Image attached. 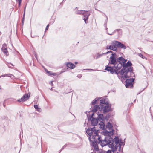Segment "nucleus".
I'll use <instances>...</instances> for the list:
<instances>
[{"label":"nucleus","mask_w":153,"mask_h":153,"mask_svg":"<svg viewBox=\"0 0 153 153\" xmlns=\"http://www.w3.org/2000/svg\"><path fill=\"white\" fill-rule=\"evenodd\" d=\"M10 75V74H5L4 75H1V77H4L6 76H7V75Z\"/></svg>","instance_id":"27"},{"label":"nucleus","mask_w":153,"mask_h":153,"mask_svg":"<svg viewBox=\"0 0 153 153\" xmlns=\"http://www.w3.org/2000/svg\"><path fill=\"white\" fill-rule=\"evenodd\" d=\"M106 18H107V19H106L107 21V20H108V17H107V16H106Z\"/></svg>","instance_id":"43"},{"label":"nucleus","mask_w":153,"mask_h":153,"mask_svg":"<svg viewBox=\"0 0 153 153\" xmlns=\"http://www.w3.org/2000/svg\"><path fill=\"white\" fill-rule=\"evenodd\" d=\"M7 45H6V44H4L3 45V46H2V47H3V48H4V47H6V48H7Z\"/></svg>","instance_id":"31"},{"label":"nucleus","mask_w":153,"mask_h":153,"mask_svg":"<svg viewBox=\"0 0 153 153\" xmlns=\"http://www.w3.org/2000/svg\"><path fill=\"white\" fill-rule=\"evenodd\" d=\"M22 0H18V2H21Z\"/></svg>","instance_id":"38"},{"label":"nucleus","mask_w":153,"mask_h":153,"mask_svg":"<svg viewBox=\"0 0 153 153\" xmlns=\"http://www.w3.org/2000/svg\"><path fill=\"white\" fill-rule=\"evenodd\" d=\"M65 1V0H63L62 1L63 2V1Z\"/></svg>","instance_id":"45"},{"label":"nucleus","mask_w":153,"mask_h":153,"mask_svg":"<svg viewBox=\"0 0 153 153\" xmlns=\"http://www.w3.org/2000/svg\"><path fill=\"white\" fill-rule=\"evenodd\" d=\"M36 109L38 111L40 112L41 111V109L39 108H38Z\"/></svg>","instance_id":"32"},{"label":"nucleus","mask_w":153,"mask_h":153,"mask_svg":"<svg viewBox=\"0 0 153 153\" xmlns=\"http://www.w3.org/2000/svg\"><path fill=\"white\" fill-rule=\"evenodd\" d=\"M1 77V76H0V78Z\"/></svg>","instance_id":"47"},{"label":"nucleus","mask_w":153,"mask_h":153,"mask_svg":"<svg viewBox=\"0 0 153 153\" xmlns=\"http://www.w3.org/2000/svg\"><path fill=\"white\" fill-rule=\"evenodd\" d=\"M63 71H61V72H60V74H61V73H63Z\"/></svg>","instance_id":"42"},{"label":"nucleus","mask_w":153,"mask_h":153,"mask_svg":"<svg viewBox=\"0 0 153 153\" xmlns=\"http://www.w3.org/2000/svg\"><path fill=\"white\" fill-rule=\"evenodd\" d=\"M86 70H91V71H94V70L93 69H86Z\"/></svg>","instance_id":"36"},{"label":"nucleus","mask_w":153,"mask_h":153,"mask_svg":"<svg viewBox=\"0 0 153 153\" xmlns=\"http://www.w3.org/2000/svg\"><path fill=\"white\" fill-rule=\"evenodd\" d=\"M98 130L95 129V127L92 128H88L86 131V132L89 135V139L90 140L92 139V136H94L95 137H100L98 133Z\"/></svg>","instance_id":"4"},{"label":"nucleus","mask_w":153,"mask_h":153,"mask_svg":"<svg viewBox=\"0 0 153 153\" xmlns=\"http://www.w3.org/2000/svg\"><path fill=\"white\" fill-rule=\"evenodd\" d=\"M9 75H7V77H11V78H13V77H14V76L13 75H11V76H9Z\"/></svg>","instance_id":"29"},{"label":"nucleus","mask_w":153,"mask_h":153,"mask_svg":"<svg viewBox=\"0 0 153 153\" xmlns=\"http://www.w3.org/2000/svg\"><path fill=\"white\" fill-rule=\"evenodd\" d=\"M34 108L36 109H37L38 107V106L37 105H34Z\"/></svg>","instance_id":"28"},{"label":"nucleus","mask_w":153,"mask_h":153,"mask_svg":"<svg viewBox=\"0 0 153 153\" xmlns=\"http://www.w3.org/2000/svg\"><path fill=\"white\" fill-rule=\"evenodd\" d=\"M75 13L76 14L83 15L84 17L83 19L84 20L85 23H87L86 21L90 15V13L88 11L77 10L76 11Z\"/></svg>","instance_id":"6"},{"label":"nucleus","mask_w":153,"mask_h":153,"mask_svg":"<svg viewBox=\"0 0 153 153\" xmlns=\"http://www.w3.org/2000/svg\"><path fill=\"white\" fill-rule=\"evenodd\" d=\"M134 78H131L127 79L126 81L125 86L127 88H131L133 87L132 83L134 82Z\"/></svg>","instance_id":"8"},{"label":"nucleus","mask_w":153,"mask_h":153,"mask_svg":"<svg viewBox=\"0 0 153 153\" xmlns=\"http://www.w3.org/2000/svg\"><path fill=\"white\" fill-rule=\"evenodd\" d=\"M99 99L95 98L94 100L92 102V105H94L96 103H98Z\"/></svg>","instance_id":"20"},{"label":"nucleus","mask_w":153,"mask_h":153,"mask_svg":"<svg viewBox=\"0 0 153 153\" xmlns=\"http://www.w3.org/2000/svg\"><path fill=\"white\" fill-rule=\"evenodd\" d=\"M120 30H121V29H117L115 30L114 32H112L111 33H107L109 35H112L113 34H114L116 32V31H120Z\"/></svg>","instance_id":"21"},{"label":"nucleus","mask_w":153,"mask_h":153,"mask_svg":"<svg viewBox=\"0 0 153 153\" xmlns=\"http://www.w3.org/2000/svg\"><path fill=\"white\" fill-rule=\"evenodd\" d=\"M106 127L107 130L103 132L104 135L101 137H98V139L102 146L107 145L114 152L116 150L117 144L120 141H122V139H119L118 136H116L114 139L111 137V136L114 134V131L112 125L109 122L107 123Z\"/></svg>","instance_id":"2"},{"label":"nucleus","mask_w":153,"mask_h":153,"mask_svg":"<svg viewBox=\"0 0 153 153\" xmlns=\"http://www.w3.org/2000/svg\"><path fill=\"white\" fill-rule=\"evenodd\" d=\"M125 139H124V142H122V141H120V142H119V143L117 144V149H116V150L113 152V151H112L111 148H110L111 149V150H108L106 152V153H111V152H112L113 153H114V152L117 151L118 148V151L119 152H120V150H121V146H122L123 145V147H122V149H123V146L125 145V143H124L125 142Z\"/></svg>","instance_id":"9"},{"label":"nucleus","mask_w":153,"mask_h":153,"mask_svg":"<svg viewBox=\"0 0 153 153\" xmlns=\"http://www.w3.org/2000/svg\"><path fill=\"white\" fill-rule=\"evenodd\" d=\"M136 99L134 101V103L135 101H136Z\"/></svg>","instance_id":"41"},{"label":"nucleus","mask_w":153,"mask_h":153,"mask_svg":"<svg viewBox=\"0 0 153 153\" xmlns=\"http://www.w3.org/2000/svg\"><path fill=\"white\" fill-rule=\"evenodd\" d=\"M25 12H24L23 15V17H25Z\"/></svg>","instance_id":"37"},{"label":"nucleus","mask_w":153,"mask_h":153,"mask_svg":"<svg viewBox=\"0 0 153 153\" xmlns=\"http://www.w3.org/2000/svg\"><path fill=\"white\" fill-rule=\"evenodd\" d=\"M99 125H100V128L102 129L103 130H105V126L104 123L102 121H100V123Z\"/></svg>","instance_id":"15"},{"label":"nucleus","mask_w":153,"mask_h":153,"mask_svg":"<svg viewBox=\"0 0 153 153\" xmlns=\"http://www.w3.org/2000/svg\"><path fill=\"white\" fill-rule=\"evenodd\" d=\"M49 24H48L47 25V26L46 27V28H45V31L47 30L48 28V27H49Z\"/></svg>","instance_id":"26"},{"label":"nucleus","mask_w":153,"mask_h":153,"mask_svg":"<svg viewBox=\"0 0 153 153\" xmlns=\"http://www.w3.org/2000/svg\"><path fill=\"white\" fill-rule=\"evenodd\" d=\"M52 88H51V89H50V90H52Z\"/></svg>","instance_id":"44"},{"label":"nucleus","mask_w":153,"mask_h":153,"mask_svg":"<svg viewBox=\"0 0 153 153\" xmlns=\"http://www.w3.org/2000/svg\"><path fill=\"white\" fill-rule=\"evenodd\" d=\"M2 51V52L6 55V56H8L9 55L8 52L7 50V48L4 47V48H3V47H2L1 49Z\"/></svg>","instance_id":"17"},{"label":"nucleus","mask_w":153,"mask_h":153,"mask_svg":"<svg viewBox=\"0 0 153 153\" xmlns=\"http://www.w3.org/2000/svg\"><path fill=\"white\" fill-rule=\"evenodd\" d=\"M98 110L100 111L99 110V105H94L93 107V108L92 109V110L93 112H95L97 111Z\"/></svg>","instance_id":"18"},{"label":"nucleus","mask_w":153,"mask_h":153,"mask_svg":"<svg viewBox=\"0 0 153 153\" xmlns=\"http://www.w3.org/2000/svg\"><path fill=\"white\" fill-rule=\"evenodd\" d=\"M98 114H97H97L98 115V120H102V121L104 120L105 119L104 117L103 114H102V113H101V112H100V114H99V112H98Z\"/></svg>","instance_id":"13"},{"label":"nucleus","mask_w":153,"mask_h":153,"mask_svg":"<svg viewBox=\"0 0 153 153\" xmlns=\"http://www.w3.org/2000/svg\"><path fill=\"white\" fill-rule=\"evenodd\" d=\"M78 62H75V64H77Z\"/></svg>","instance_id":"39"},{"label":"nucleus","mask_w":153,"mask_h":153,"mask_svg":"<svg viewBox=\"0 0 153 153\" xmlns=\"http://www.w3.org/2000/svg\"><path fill=\"white\" fill-rule=\"evenodd\" d=\"M103 55H104L103 54V53L102 54H100L99 53H97L94 56V59H98L101 57Z\"/></svg>","instance_id":"16"},{"label":"nucleus","mask_w":153,"mask_h":153,"mask_svg":"<svg viewBox=\"0 0 153 153\" xmlns=\"http://www.w3.org/2000/svg\"><path fill=\"white\" fill-rule=\"evenodd\" d=\"M100 104L99 105V110L101 113H106L109 111L111 109V105L106 101L105 99H102L100 101Z\"/></svg>","instance_id":"3"},{"label":"nucleus","mask_w":153,"mask_h":153,"mask_svg":"<svg viewBox=\"0 0 153 153\" xmlns=\"http://www.w3.org/2000/svg\"><path fill=\"white\" fill-rule=\"evenodd\" d=\"M66 66L70 68L71 69H74L75 67V65L74 64L71 62H68L67 63Z\"/></svg>","instance_id":"14"},{"label":"nucleus","mask_w":153,"mask_h":153,"mask_svg":"<svg viewBox=\"0 0 153 153\" xmlns=\"http://www.w3.org/2000/svg\"><path fill=\"white\" fill-rule=\"evenodd\" d=\"M66 146L65 145H64L63 147L60 150L59 153L61 152V151Z\"/></svg>","instance_id":"30"},{"label":"nucleus","mask_w":153,"mask_h":153,"mask_svg":"<svg viewBox=\"0 0 153 153\" xmlns=\"http://www.w3.org/2000/svg\"><path fill=\"white\" fill-rule=\"evenodd\" d=\"M82 75L81 74H78L77 76V77H78L79 78H80L82 77Z\"/></svg>","instance_id":"25"},{"label":"nucleus","mask_w":153,"mask_h":153,"mask_svg":"<svg viewBox=\"0 0 153 153\" xmlns=\"http://www.w3.org/2000/svg\"><path fill=\"white\" fill-rule=\"evenodd\" d=\"M109 53H113V51H109L107 52L106 53H103V54L104 55H106V54H108Z\"/></svg>","instance_id":"23"},{"label":"nucleus","mask_w":153,"mask_h":153,"mask_svg":"<svg viewBox=\"0 0 153 153\" xmlns=\"http://www.w3.org/2000/svg\"><path fill=\"white\" fill-rule=\"evenodd\" d=\"M115 153H119L118 152H117Z\"/></svg>","instance_id":"48"},{"label":"nucleus","mask_w":153,"mask_h":153,"mask_svg":"<svg viewBox=\"0 0 153 153\" xmlns=\"http://www.w3.org/2000/svg\"><path fill=\"white\" fill-rule=\"evenodd\" d=\"M106 49L107 50L110 49L113 51V47L111 45H107L106 46Z\"/></svg>","instance_id":"19"},{"label":"nucleus","mask_w":153,"mask_h":153,"mask_svg":"<svg viewBox=\"0 0 153 153\" xmlns=\"http://www.w3.org/2000/svg\"><path fill=\"white\" fill-rule=\"evenodd\" d=\"M21 2H18V3H19V7L20 6H21Z\"/></svg>","instance_id":"34"},{"label":"nucleus","mask_w":153,"mask_h":153,"mask_svg":"<svg viewBox=\"0 0 153 153\" xmlns=\"http://www.w3.org/2000/svg\"><path fill=\"white\" fill-rule=\"evenodd\" d=\"M94 115V113H93L91 116L90 115L89 116L88 119H89V118H90V119H91L92 118V119L91 120V124L93 126H95L97 125L98 123V121L97 118H94L93 117Z\"/></svg>","instance_id":"10"},{"label":"nucleus","mask_w":153,"mask_h":153,"mask_svg":"<svg viewBox=\"0 0 153 153\" xmlns=\"http://www.w3.org/2000/svg\"><path fill=\"white\" fill-rule=\"evenodd\" d=\"M138 55L140 57H141L142 58L146 59V58L144 56H143V55L141 53H138Z\"/></svg>","instance_id":"22"},{"label":"nucleus","mask_w":153,"mask_h":153,"mask_svg":"<svg viewBox=\"0 0 153 153\" xmlns=\"http://www.w3.org/2000/svg\"><path fill=\"white\" fill-rule=\"evenodd\" d=\"M117 58V56L115 53H112L110 59V61L109 63L113 65V66L107 65L105 69L108 71H110L111 74L115 73L117 74H120L121 76V78L125 79L130 77L134 76L135 75L133 71V67L129 68H126L125 69H122L120 71L118 70L120 69L122 66V64L125 61L124 59L122 57Z\"/></svg>","instance_id":"1"},{"label":"nucleus","mask_w":153,"mask_h":153,"mask_svg":"<svg viewBox=\"0 0 153 153\" xmlns=\"http://www.w3.org/2000/svg\"><path fill=\"white\" fill-rule=\"evenodd\" d=\"M24 19H25V17H23L22 19V24H23V23H24Z\"/></svg>","instance_id":"33"},{"label":"nucleus","mask_w":153,"mask_h":153,"mask_svg":"<svg viewBox=\"0 0 153 153\" xmlns=\"http://www.w3.org/2000/svg\"><path fill=\"white\" fill-rule=\"evenodd\" d=\"M25 9H24V12H25Z\"/></svg>","instance_id":"40"},{"label":"nucleus","mask_w":153,"mask_h":153,"mask_svg":"<svg viewBox=\"0 0 153 153\" xmlns=\"http://www.w3.org/2000/svg\"><path fill=\"white\" fill-rule=\"evenodd\" d=\"M50 85H51L53 86V82H52V81H51V82L50 83Z\"/></svg>","instance_id":"35"},{"label":"nucleus","mask_w":153,"mask_h":153,"mask_svg":"<svg viewBox=\"0 0 153 153\" xmlns=\"http://www.w3.org/2000/svg\"><path fill=\"white\" fill-rule=\"evenodd\" d=\"M98 137H95L94 136H92V139L90 140L93 142V146L94 147L95 151H98L99 150V148L98 144L99 143L101 145V144L99 143V140L98 139Z\"/></svg>","instance_id":"7"},{"label":"nucleus","mask_w":153,"mask_h":153,"mask_svg":"<svg viewBox=\"0 0 153 153\" xmlns=\"http://www.w3.org/2000/svg\"><path fill=\"white\" fill-rule=\"evenodd\" d=\"M30 96V94H28L26 95H24L21 99H18L17 101L19 102L25 101L29 99Z\"/></svg>","instance_id":"12"},{"label":"nucleus","mask_w":153,"mask_h":153,"mask_svg":"<svg viewBox=\"0 0 153 153\" xmlns=\"http://www.w3.org/2000/svg\"><path fill=\"white\" fill-rule=\"evenodd\" d=\"M48 72L49 74L50 75H55L56 74L55 73H54V74H52V73H51V71H48Z\"/></svg>","instance_id":"24"},{"label":"nucleus","mask_w":153,"mask_h":153,"mask_svg":"<svg viewBox=\"0 0 153 153\" xmlns=\"http://www.w3.org/2000/svg\"><path fill=\"white\" fill-rule=\"evenodd\" d=\"M8 67H9V68H10V67H9V66H8Z\"/></svg>","instance_id":"49"},{"label":"nucleus","mask_w":153,"mask_h":153,"mask_svg":"<svg viewBox=\"0 0 153 153\" xmlns=\"http://www.w3.org/2000/svg\"><path fill=\"white\" fill-rule=\"evenodd\" d=\"M124 61H125L122 64V66L123 67L122 69H125V68H129L131 67H132L131 66L132 65V64L130 61H128L126 63L125 62L127 60H125L124 59Z\"/></svg>","instance_id":"11"},{"label":"nucleus","mask_w":153,"mask_h":153,"mask_svg":"<svg viewBox=\"0 0 153 153\" xmlns=\"http://www.w3.org/2000/svg\"><path fill=\"white\" fill-rule=\"evenodd\" d=\"M111 44L113 48V51H117V48H120L124 49H126V47L124 44L117 41H112Z\"/></svg>","instance_id":"5"},{"label":"nucleus","mask_w":153,"mask_h":153,"mask_svg":"<svg viewBox=\"0 0 153 153\" xmlns=\"http://www.w3.org/2000/svg\"><path fill=\"white\" fill-rule=\"evenodd\" d=\"M11 64L13 66H14V65L12 64L11 63Z\"/></svg>","instance_id":"46"}]
</instances>
